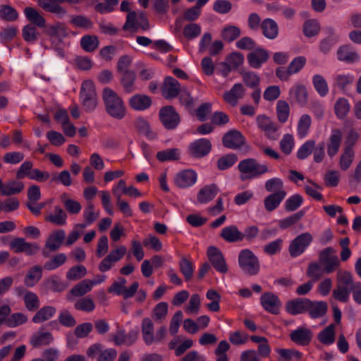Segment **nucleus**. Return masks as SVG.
Masks as SVG:
<instances>
[{"mask_svg": "<svg viewBox=\"0 0 361 361\" xmlns=\"http://www.w3.org/2000/svg\"><path fill=\"white\" fill-rule=\"evenodd\" d=\"M24 14L29 24L37 26L39 28L46 27V20L42 14L35 8L27 6L24 8Z\"/></svg>", "mask_w": 361, "mask_h": 361, "instance_id": "4be33fe9", "label": "nucleus"}, {"mask_svg": "<svg viewBox=\"0 0 361 361\" xmlns=\"http://www.w3.org/2000/svg\"><path fill=\"white\" fill-rule=\"evenodd\" d=\"M247 61L250 66L259 68L269 59V53L263 48H256L254 51L247 54Z\"/></svg>", "mask_w": 361, "mask_h": 361, "instance_id": "a211bd4d", "label": "nucleus"}, {"mask_svg": "<svg viewBox=\"0 0 361 361\" xmlns=\"http://www.w3.org/2000/svg\"><path fill=\"white\" fill-rule=\"evenodd\" d=\"M67 260L66 255L63 253H60L54 255L51 259L46 262L44 264V269L46 270H54L61 267Z\"/></svg>", "mask_w": 361, "mask_h": 361, "instance_id": "4d7b16f0", "label": "nucleus"}, {"mask_svg": "<svg viewBox=\"0 0 361 361\" xmlns=\"http://www.w3.org/2000/svg\"><path fill=\"white\" fill-rule=\"evenodd\" d=\"M257 122L259 128L265 131L269 135V137H271V133H274L278 130V126L276 124L266 116H258L257 117Z\"/></svg>", "mask_w": 361, "mask_h": 361, "instance_id": "ea45409f", "label": "nucleus"}, {"mask_svg": "<svg viewBox=\"0 0 361 361\" xmlns=\"http://www.w3.org/2000/svg\"><path fill=\"white\" fill-rule=\"evenodd\" d=\"M56 310L54 307L44 306L35 313L32 321L35 324L42 323L49 319L56 314Z\"/></svg>", "mask_w": 361, "mask_h": 361, "instance_id": "473e14b6", "label": "nucleus"}, {"mask_svg": "<svg viewBox=\"0 0 361 361\" xmlns=\"http://www.w3.org/2000/svg\"><path fill=\"white\" fill-rule=\"evenodd\" d=\"M240 35V30L235 25L225 27L221 32V37L228 42H231Z\"/></svg>", "mask_w": 361, "mask_h": 361, "instance_id": "864d4df0", "label": "nucleus"}, {"mask_svg": "<svg viewBox=\"0 0 361 361\" xmlns=\"http://www.w3.org/2000/svg\"><path fill=\"white\" fill-rule=\"evenodd\" d=\"M222 142L225 147L235 149L245 145V138L239 130H231L224 134Z\"/></svg>", "mask_w": 361, "mask_h": 361, "instance_id": "9d476101", "label": "nucleus"}, {"mask_svg": "<svg viewBox=\"0 0 361 361\" xmlns=\"http://www.w3.org/2000/svg\"><path fill=\"white\" fill-rule=\"evenodd\" d=\"M327 31L329 36L322 39L319 45L320 51L324 54H327L331 50L338 40V37L336 36L335 31L333 28L329 27L327 28Z\"/></svg>", "mask_w": 361, "mask_h": 361, "instance_id": "a19ab883", "label": "nucleus"}, {"mask_svg": "<svg viewBox=\"0 0 361 361\" xmlns=\"http://www.w3.org/2000/svg\"><path fill=\"white\" fill-rule=\"evenodd\" d=\"M106 113L112 118L118 120L123 119L126 114V108L122 98L113 90L105 87L102 92Z\"/></svg>", "mask_w": 361, "mask_h": 361, "instance_id": "f03ea898", "label": "nucleus"}, {"mask_svg": "<svg viewBox=\"0 0 361 361\" xmlns=\"http://www.w3.org/2000/svg\"><path fill=\"white\" fill-rule=\"evenodd\" d=\"M308 306L307 313L312 319L324 317L328 310L327 302L324 301H312L310 300V304L309 303Z\"/></svg>", "mask_w": 361, "mask_h": 361, "instance_id": "a878e982", "label": "nucleus"}, {"mask_svg": "<svg viewBox=\"0 0 361 361\" xmlns=\"http://www.w3.org/2000/svg\"><path fill=\"white\" fill-rule=\"evenodd\" d=\"M80 97L82 107L87 112L93 111L97 105V96L92 80H85L81 86Z\"/></svg>", "mask_w": 361, "mask_h": 361, "instance_id": "39448f33", "label": "nucleus"}, {"mask_svg": "<svg viewBox=\"0 0 361 361\" xmlns=\"http://www.w3.org/2000/svg\"><path fill=\"white\" fill-rule=\"evenodd\" d=\"M161 89L162 95L166 99L176 97L182 91L178 81L171 76L165 78Z\"/></svg>", "mask_w": 361, "mask_h": 361, "instance_id": "4468645a", "label": "nucleus"}, {"mask_svg": "<svg viewBox=\"0 0 361 361\" xmlns=\"http://www.w3.org/2000/svg\"><path fill=\"white\" fill-rule=\"evenodd\" d=\"M319 30V24L316 20H309L303 24V33L307 37L316 36Z\"/></svg>", "mask_w": 361, "mask_h": 361, "instance_id": "052dcab7", "label": "nucleus"}, {"mask_svg": "<svg viewBox=\"0 0 361 361\" xmlns=\"http://www.w3.org/2000/svg\"><path fill=\"white\" fill-rule=\"evenodd\" d=\"M135 128L139 133L144 135L149 140H154L157 137V133L151 129L149 123L142 117L136 118Z\"/></svg>", "mask_w": 361, "mask_h": 361, "instance_id": "c756f323", "label": "nucleus"}, {"mask_svg": "<svg viewBox=\"0 0 361 361\" xmlns=\"http://www.w3.org/2000/svg\"><path fill=\"white\" fill-rule=\"evenodd\" d=\"M355 153L353 149L344 148L343 153L340 157L339 164L341 169L343 171L348 170L353 161Z\"/></svg>", "mask_w": 361, "mask_h": 361, "instance_id": "680f3d73", "label": "nucleus"}, {"mask_svg": "<svg viewBox=\"0 0 361 361\" xmlns=\"http://www.w3.org/2000/svg\"><path fill=\"white\" fill-rule=\"evenodd\" d=\"M178 265L180 271L184 276L185 280L186 281L191 280L194 272L193 263L185 257H182Z\"/></svg>", "mask_w": 361, "mask_h": 361, "instance_id": "37998d69", "label": "nucleus"}, {"mask_svg": "<svg viewBox=\"0 0 361 361\" xmlns=\"http://www.w3.org/2000/svg\"><path fill=\"white\" fill-rule=\"evenodd\" d=\"M350 109V104L348 99L345 98H338L335 103V114L339 119H344L347 116Z\"/></svg>", "mask_w": 361, "mask_h": 361, "instance_id": "c03bdc74", "label": "nucleus"}, {"mask_svg": "<svg viewBox=\"0 0 361 361\" xmlns=\"http://www.w3.org/2000/svg\"><path fill=\"white\" fill-rule=\"evenodd\" d=\"M180 152L178 148H170L159 151L156 158L161 162L174 161L180 159Z\"/></svg>", "mask_w": 361, "mask_h": 361, "instance_id": "72a5a7b5", "label": "nucleus"}, {"mask_svg": "<svg viewBox=\"0 0 361 361\" xmlns=\"http://www.w3.org/2000/svg\"><path fill=\"white\" fill-rule=\"evenodd\" d=\"M240 74L246 86L253 89L259 87L260 79L256 73L250 71H242Z\"/></svg>", "mask_w": 361, "mask_h": 361, "instance_id": "0e129e2a", "label": "nucleus"}, {"mask_svg": "<svg viewBox=\"0 0 361 361\" xmlns=\"http://www.w3.org/2000/svg\"><path fill=\"white\" fill-rule=\"evenodd\" d=\"M212 149L209 140L201 138L192 142L189 147L190 154L195 158H202L207 155Z\"/></svg>", "mask_w": 361, "mask_h": 361, "instance_id": "9b49d317", "label": "nucleus"}, {"mask_svg": "<svg viewBox=\"0 0 361 361\" xmlns=\"http://www.w3.org/2000/svg\"><path fill=\"white\" fill-rule=\"evenodd\" d=\"M337 283L333 290V298L341 302H347L352 293L354 301L361 305V282H354L353 275L348 271L337 273Z\"/></svg>", "mask_w": 361, "mask_h": 361, "instance_id": "f257e3e1", "label": "nucleus"}, {"mask_svg": "<svg viewBox=\"0 0 361 361\" xmlns=\"http://www.w3.org/2000/svg\"><path fill=\"white\" fill-rule=\"evenodd\" d=\"M87 274L85 266L80 264L72 267L66 273V278L70 281L80 279Z\"/></svg>", "mask_w": 361, "mask_h": 361, "instance_id": "bf43d9fd", "label": "nucleus"}, {"mask_svg": "<svg viewBox=\"0 0 361 361\" xmlns=\"http://www.w3.org/2000/svg\"><path fill=\"white\" fill-rule=\"evenodd\" d=\"M10 247L16 253L24 252L32 256L39 250V246L36 243H27L23 238H16L10 243Z\"/></svg>", "mask_w": 361, "mask_h": 361, "instance_id": "1a4fd4ad", "label": "nucleus"}, {"mask_svg": "<svg viewBox=\"0 0 361 361\" xmlns=\"http://www.w3.org/2000/svg\"><path fill=\"white\" fill-rule=\"evenodd\" d=\"M218 192V188L215 184L205 185L199 190L197 196V201L201 204L210 202L215 197Z\"/></svg>", "mask_w": 361, "mask_h": 361, "instance_id": "cd10ccee", "label": "nucleus"}, {"mask_svg": "<svg viewBox=\"0 0 361 361\" xmlns=\"http://www.w3.org/2000/svg\"><path fill=\"white\" fill-rule=\"evenodd\" d=\"M245 88L241 83L235 84L233 87L224 94V100L232 106L237 105L238 99L244 97Z\"/></svg>", "mask_w": 361, "mask_h": 361, "instance_id": "6ab92c4d", "label": "nucleus"}, {"mask_svg": "<svg viewBox=\"0 0 361 361\" xmlns=\"http://www.w3.org/2000/svg\"><path fill=\"white\" fill-rule=\"evenodd\" d=\"M289 94L293 97L300 106H305L307 103L308 94L303 85H297L290 90Z\"/></svg>", "mask_w": 361, "mask_h": 361, "instance_id": "2f4dec72", "label": "nucleus"}, {"mask_svg": "<svg viewBox=\"0 0 361 361\" xmlns=\"http://www.w3.org/2000/svg\"><path fill=\"white\" fill-rule=\"evenodd\" d=\"M220 236L226 242L235 243L243 240V232L236 226L231 225L221 230Z\"/></svg>", "mask_w": 361, "mask_h": 361, "instance_id": "bb28decb", "label": "nucleus"}, {"mask_svg": "<svg viewBox=\"0 0 361 361\" xmlns=\"http://www.w3.org/2000/svg\"><path fill=\"white\" fill-rule=\"evenodd\" d=\"M207 256L213 267L221 274L228 271V266L226 263L223 253L215 246H210L207 249Z\"/></svg>", "mask_w": 361, "mask_h": 361, "instance_id": "6e6552de", "label": "nucleus"}, {"mask_svg": "<svg viewBox=\"0 0 361 361\" xmlns=\"http://www.w3.org/2000/svg\"><path fill=\"white\" fill-rule=\"evenodd\" d=\"M238 169L243 174H249L248 176H240L241 180L258 177L269 171L268 166L266 164H260L255 159L249 158L240 161Z\"/></svg>", "mask_w": 361, "mask_h": 361, "instance_id": "7ed1b4c3", "label": "nucleus"}, {"mask_svg": "<svg viewBox=\"0 0 361 361\" xmlns=\"http://www.w3.org/2000/svg\"><path fill=\"white\" fill-rule=\"evenodd\" d=\"M99 44V39L96 35H84L80 42L81 48L86 52H93Z\"/></svg>", "mask_w": 361, "mask_h": 361, "instance_id": "e433bc0d", "label": "nucleus"}, {"mask_svg": "<svg viewBox=\"0 0 361 361\" xmlns=\"http://www.w3.org/2000/svg\"><path fill=\"white\" fill-rule=\"evenodd\" d=\"M66 237L63 230L59 229L52 232L45 242L46 248H49V251H56L63 244Z\"/></svg>", "mask_w": 361, "mask_h": 361, "instance_id": "aec40b11", "label": "nucleus"}, {"mask_svg": "<svg viewBox=\"0 0 361 361\" xmlns=\"http://www.w3.org/2000/svg\"><path fill=\"white\" fill-rule=\"evenodd\" d=\"M53 336L50 332L38 331L34 334L30 338V344L34 348L47 345L53 341Z\"/></svg>", "mask_w": 361, "mask_h": 361, "instance_id": "7c9ffc66", "label": "nucleus"}, {"mask_svg": "<svg viewBox=\"0 0 361 361\" xmlns=\"http://www.w3.org/2000/svg\"><path fill=\"white\" fill-rule=\"evenodd\" d=\"M123 90L126 93H131L135 90V82L136 74L134 71H125L118 73Z\"/></svg>", "mask_w": 361, "mask_h": 361, "instance_id": "5701e85b", "label": "nucleus"}, {"mask_svg": "<svg viewBox=\"0 0 361 361\" xmlns=\"http://www.w3.org/2000/svg\"><path fill=\"white\" fill-rule=\"evenodd\" d=\"M286 195V191H277L265 197L264 200V207L267 212L276 209Z\"/></svg>", "mask_w": 361, "mask_h": 361, "instance_id": "393cba45", "label": "nucleus"}, {"mask_svg": "<svg viewBox=\"0 0 361 361\" xmlns=\"http://www.w3.org/2000/svg\"><path fill=\"white\" fill-rule=\"evenodd\" d=\"M261 305L263 308L273 314H278L281 306V301L277 295L271 292L262 295L260 298Z\"/></svg>", "mask_w": 361, "mask_h": 361, "instance_id": "ddd939ff", "label": "nucleus"}, {"mask_svg": "<svg viewBox=\"0 0 361 361\" xmlns=\"http://www.w3.org/2000/svg\"><path fill=\"white\" fill-rule=\"evenodd\" d=\"M154 324L149 317H145L142 322V333L143 340L147 345H151L154 341L153 334Z\"/></svg>", "mask_w": 361, "mask_h": 361, "instance_id": "c9c22d12", "label": "nucleus"}, {"mask_svg": "<svg viewBox=\"0 0 361 361\" xmlns=\"http://www.w3.org/2000/svg\"><path fill=\"white\" fill-rule=\"evenodd\" d=\"M305 211L300 210L294 214L279 221V226L281 229H286L297 224L305 215Z\"/></svg>", "mask_w": 361, "mask_h": 361, "instance_id": "603ef678", "label": "nucleus"}, {"mask_svg": "<svg viewBox=\"0 0 361 361\" xmlns=\"http://www.w3.org/2000/svg\"><path fill=\"white\" fill-rule=\"evenodd\" d=\"M238 161L235 154H228L220 157L217 161V168L220 171H224L233 166Z\"/></svg>", "mask_w": 361, "mask_h": 361, "instance_id": "8fccbe9b", "label": "nucleus"}, {"mask_svg": "<svg viewBox=\"0 0 361 361\" xmlns=\"http://www.w3.org/2000/svg\"><path fill=\"white\" fill-rule=\"evenodd\" d=\"M197 178V173L192 169L182 170L176 174L174 183L179 188H186L194 185Z\"/></svg>", "mask_w": 361, "mask_h": 361, "instance_id": "f8f14e48", "label": "nucleus"}, {"mask_svg": "<svg viewBox=\"0 0 361 361\" xmlns=\"http://www.w3.org/2000/svg\"><path fill=\"white\" fill-rule=\"evenodd\" d=\"M342 140V132L338 128L332 130L327 143V154L330 157L335 156L339 150Z\"/></svg>", "mask_w": 361, "mask_h": 361, "instance_id": "412c9836", "label": "nucleus"}, {"mask_svg": "<svg viewBox=\"0 0 361 361\" xmlns=\"http://www.w3.org/2000/svg\"><path fill=\"white\" fill-rule=\"evenodd\" d=\"M51 182L56 183H61L64 186L68 187L72 185V179L68 171L63 170L57 174H52Z\"/></svg>", "mask_w": 361, "mask_h": 361, "instance_id": "69168bd1", "label": "nucleus"}, {"mask_svg": "<svg viewBox=\"0 0 361 361\" xmlns=\"http://www.w3.org/2000/svg\"><path fill=\"white\" fill-rule=\"evenodd\" d=\"M263 35L269 39L276 38L279 35V27L275 20L271 18L264 19L261 25Z\"/></svg>", "mask_w": 361, "mask_h": 361, "instance_id": "c85d7f7f", "label": "nucleus"}, {"mask_svg": "<svg viewBox=\"0 0 361 361\" xmlns=\"http://www.w3.org/2000/svg\"><path fill=\"white\" fill-rule=\"evenodd\" d=\"M70 23L75 27L85 30H90L93 27V22L89 18L82 15L73 16Z\"/></svg>", "mask_w": 361, "mask_h": 361, "instance_id": "5fc2aeb1", "label": "nucleus"}, {"mask_svg": "<svg viewBox=\"0 0 361 361\" xmlns=\"http://www.w3.org/2000/svg\"><path fill=\"white\" fill-rule=\"evenodd\" d=\"M159 118L165 129L175 130L180 123V114L171 105L162 106L159 111Z\"/></svg>", "mask_w": 361, "mask_h": 361, "instance_id": "423d86ee", "label": "nucleus"}, {"mask_svg": "<svg viewBox=\"0 0 361 361\" xmlns=\"http://www.w3.org/2000/svg\"><path fill=\"white\" fill-rule=\"evenodd\" d=\"M338 59L346 62H354L359 59L358 54L351 51L350 47L344 45L341 47L337 51Z\"/></svg>", "mask_w": 361, "mask_h": 361, "instance_id": "79ce46f5", "label": "nucleus"}, {"mask_svg": "<svg viewBox=\"0 0 361 361\" xmlns=\"http://www.w3.org/2000/svg\"><path fill=\"white\" fill-rule=\"evenodd\" d=\"M44 33L50 37H56L59 43H63V39L68 36L67 29L65 24L57 22L54 25L44 27Z\"/></svg>", "mask_w": 361, "mask_h": 361, "instance_id": "f3484780", "label": "nucleus"}, {"mask_svg": "<svg viewBox=\"0 0 361 361\" xmlns=\"http://www.w3.org/2000/svg\"><path fill=\"white\" fill-rule=\"evenodd\" d=\"M23 188L24 184L22 182L13 180L4 184V190L1 191V195L11 196L18 194L23 191Z\"/></svg>", "mask_w": 361, "mask_h": 361, "instance_id": "de8ad7c7", "label": "nucleus"}, {"mask_svg": "<svg viewBox=\"0 0 361 361\" xmlns=\"http://www.w3.org/2000/svg\"><path fill=\"white\" fill-rule=\"evenodd\" d=\"M42 269L39 265H35L32 267L27 273L24 283L27 287L34 286L42 278Z\"/></svg>", "mask_w": 361, "mask_h": 361, "instance_id": "f704fd0d", "label": "nucleus"}, {"mask_svg": "<svg viewBox=\"0 0 361 361\" xmlns=\"http://www.w3.org/2000/svg\"><path fill=\"white\" fill-rule=\"evenodd\" d=\"M0 18L7 22L16 21L18 18V13L13 7L2 4L0 6Z\"/></svg>", "mask_w": 361, "mask_h": 361, "instance_id": "49530a36", "label": "nucleus"}, {"mask_svg": "<svg viewBox=\"0 0 361 361\" xmlns=\"http://www.w3.org/2000/svg\"><path fill=\"white\" fill-rule=\"evenodd\" d=\"M92 287V283H90L89 280H83L73 287L70 293L73 296L80 297L90 291Z\"/></svg>", "mask_w": 361, "mask_h": 361, "instance_id": "3c124183", "label": "nucleus"}, {"mask_svg": "<svg viewBox=\"0 0 361 361\" xmlns=\"http://www.w3.org/2000/svg\"><path fill=\"white\" fill-rule=\"evenodd\" d=\"M37 27L32 24H27L22 29V37L23 39L29 43L35 42L39 36Z\"/></svg>", "mask_w": 361, "mask_h": 361, "instance_id": "a18cd8bd", "label": "nucleus"}, {"mask_svg": "<svg viewBox=\"0 0 361 361\" xmlns=\"http://www.w3.org/2000/svg\"><path fill=\"white\" fill-rule=\"evenodd\" d=\"M313 337V334L310 329L299 327L290 334V340L298 345H308Z\"/></svg>", "mask_w": 361, "mask_h": 361, "instance_id": "dca6fc26", "label": "nucleus"}, {"mask_svg": "<svg viewBox=\"0 0 361 361\" xmlns=\"http://www.w3.org/2000/svg\"><path fill=\"white\" fill-rule=\"evenodd\" d=\"M312 235L310 233H303L298 235L290 243L288 251L292 257H296L304 252L312 241Z\"/></svg>", "mask_w": 361, "mask_h": 361, "instance_id": "0eeeda50", "label": "nucleus"}, {"mask_svg": "<svg viewBox=\"0 0 361 361\" xmlns=\"http://www.w3.org/2000/svg\"><path fill=\"white\" fill-rule=\"evenodd\" d=\"M310 300L306 298H298L288 300L286 304V310L292 315L307 312Z\"/></svg>", "mask_w": 361, "mask_h": 361, "instance_id": "2eb2a0df", "label": "nucleus"}, {"mask_svg": "<svg viewBox=\"0 0 361 361\" xmlns=\"http://www.w3.org/2000/svg\"><path fill=\"white\" fill-rule=\"evenodd\" d=\"M303 202L302 195L296 194L286 200L284 208L287 212H293L298 209Z\"/></svg>", "mask_w": 361, "mask_h": 361, "instance_id": "338daca9", "label": "nucleus"}, {"mask_svg": "<svg viewBox=\"0 0 361 361\" xmlns=\"http://www.w3.org/2000/svg\"><path fill=\"white\" fill-rule=\"evenodd\" d=\"M23 300L25 305L29 311L34 312L39 309V300L35 293L32 292L26 293Z\"/></svg>", "mask_w": 361, "mask_h": 361, "instance_id": "13d9d810", "label": "nucleus"}, {"mask_svg": "<svg viewBox=\"0 0 361 361\" xmlns=\"http://www.w3.org/2000/svg\"><path fill=\"white\" fill-rule=\"evenodd\" d=\"M277 118L280 123H285L290 114V107L287 102L279 100L276 104Z\"/></svg>", "mask_w": 361, "mask_h": 361, "instance_id": "6e6d98bb", "label": "nucleus"}, {"mask_svg": "<svg viewBox=\"0 0 361 361\" xmlns=\"http://www.w3.org/2000/svg\"><path fill=\"white\" fill-rule=\"evenodd\" d=\"M335 325L329 324L317 335V338L324 345H331L335 341Z\"/></svg>", "mask_w": 361, "mask_h": 361, "instance_id": "58836bf2", "label": "nucleus"}, {"mask_svg": "<svg viewBox=\"0 0 361 361\" xmlns=\"http://www.w3.org/2000/svg\"><path fill=\"white\" fill-rule=\"evenodd\" d=\"M201 33V27L197 23L186 25L183 30V36L187 39H192L198 37Z\"/></svg>", "mask_w": 361, "mask_h": 361, "instance_id": "774afa93", "label": "nucleus"}, {"mask_svg": "<svg viewBox=\"0 0 361 361\" xmlns=\"http://www.w3.org/2000/svg\"><path fill=\"white\" fill-rule=\"evenodd\" d=\"M151 98L145 94H137L129 100L130 106L135 110L144 111L152 105Z\"/></svg>", "mask_w": 361, "mask_h": 361, "instance_id": "b1692460", "label": "nucleus"}, {"mask_svg": "<svg viewBox=\"0 0 361 361\" xmlns=\"http://www.w3.org/2000/svg\"><path fill=\"white\" fill-rule=\"evenodd\" d=\"M54 214H49L45 217V221L57 226H63L66 224L67 214L59 206L54 207Z\"/></svg>", "mask_w": 361, "mask_h": 361, "instance_id": "4c0bfd02", "label": "nucleus"}, {"mask_svg": "<svg viewBox=\"0 0 361 361\" xmlns=\"http://www.w3.org/2000/svg\"><path fill=\"white\" fill-rule=\"evenodd\" d=\"M311 126V118L307 114H303L298 124V134L300 137H304L307 135Z\"/></svg>", "mask_w": 361, "mask_h": 361, "instance_id": "e2e57ef3", "label": "nucleus"}, {"mask_svg": "<svg viewBox=\"0 0 361 361\" xmlns=\"http://www.w3.org/2000/svg\"><path fill=\"white\" fill-rule=\"evenodd\" d=\"M312 82L316 91L320 96L325 97L328 94V85L326 80L322 75H314L312 78Z\"/></svg>", "mask_w": 361, "mask_h": 361, "instance_id": "09e8293b", "label": "nucleus"}, {"mask_svg": "<svg viewBox=\"0 0 361 361\" xmlns=\"http://www.w3.org/2000/svg\"><path fill=\"white\" fill-rule=\"evenodd\" d=\"M238 264L243 271L249 276H255L259 272V260L249 249H244L240 252Z\"/></svg>", "mask_w": 361, "mask_h": 361, "instance_id": "20e7f679", "label": "nucleus"}]
</instances>
